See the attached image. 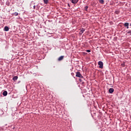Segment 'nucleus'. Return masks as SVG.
<instances>
[{"mask_svg":"<svg viewBox=\"0 0 131 131\" xmlns=\"http://www.w3.org/2000/svg\"><path fill=\"white\" fill-rule=\"evenodd\" d=\"M114 89L113 88H110L109 89L110 94H113V93H114Z\"/></svg>","mask_w":131,"mask_h":131,"instance_id":"obj_4","label":"nucleus"},{"mask_svg":"<svg viewBox=\"0 0 131 131\" xmlns=\"http://www.w3.org/2000/svg\"><path fill=\"white\" fill-rule=\"evenodd\" d=\"M127 33H130V32L129 31V32H127Z\"/></svg>","mask_w":131,"mask_h":131,"instance_id":"obj_19","label":"nucleus"},{"mask_svg":"<svg viewBox=\"0 0 131 131\" xmlns=\"http://www.w3.org/2000/svg\"><path fill=\"white\" fill-rule=\"evenodd\" d=\"M13 80H14V81H16V80H17V79H18V76H15L14 77H13Z\"/></svg>","mask_w":131,"mask_h":131,"instance_id":"obj_8","label":"nucleus"},{"mask_svg":"<svg viewBox=\"0 0 131 131\" xmlns=\"http://www.w3.org/2000/svg\"><path fill=\"white\" fill-rule=\"evenodd\" d=\"M76 77H79V78H82V79H84V78H83V76H82V75H81V74H80V72H77L76 73Z\"/></svg>","mask_w":131,"mask_h":131,"instance_id":"obj_1","label":"nucleus"},{"mask_svg":"<svg viewBox=\"0 0 131 131\" xmlns=\"http://www.w3.org/2000/svg\"><path fill=\"white\" fill-rule=\"evenodd\" d=\"M9 27L6 26L5 27L4 30V31H9Z\"/></svg>","mask_w":131,"mask_h":131,"instance_id":"obj_7","label":"nucleus"},{"mask_svg":"<svg viewBox=\"0 0 131 131\" xmlns=\"http://www.w3.org/2000/svg\"><path fill=\"white\" fill-rule=\"evenodd\" d=\"M68 6L69 8H70V4H68Z\"/></svg>","mask_w":131,"mask_h":131,"instance_id":"obj_17","label":"nucleus"},{"mask_svg":"<svg viewBox=\"0 0 131 131\" xmlns=\"http://www.w3.org/2000/svg\"><path fill=\"white\" fill-rule=\"evenodd\" d=\"M86 52H87L88 53H91V50H87Z\"/></svg>","mask_w":131,"mask_h":131,"instance_id":"obj_15","label":"nucleus"},{"mask_svg":"<svg viewBox=\"0 0 131 131\" xmlns=\"http://www.w3.org/2000/svg\"><path fill=\"white\" fill-rule=\"evenodd\" d=\"M43 2L46 5H48V3H49V0H43Z\"/></svg>","mask_w":131,"mask_h":131,"instance_id":"obj_10","label":"nucleus"},{"mask_svg":"<svg viewBox=\"0 0 131 131\" xmlns=\"http://www.w3.org/2000/svg\"><path fill=\"white\" fill-rule=\"evenodd\" d=\"M33 8L35 9V5L33 6Z\"/></svg>","mask_w":131,"mask_h":131,"instance_id":"obj_18","label":"nucleus"},{"mask_svg":"<svg viewBox=\"0 0 131 131\" xmlns=\"http://www.w3.org/2000/svg\"><path fill=\"white\" fill-rule=\"evenodd\" d=\"M79 0H70V2L72 4H74L75 5V4H77L78 3Z\"/></svg>","mask_w":131,"mask_h":131,"instance_id":"obj_3","label":"nucleus"},{"mask_svg":"<svg viewBox=\"0 0 131 131\" xmlns=\"http://www.w3.org/2000/svg\"><path fill=\"white\" fill-rule=\"evenodd\" d=\"M80 34V35H81V34Z\"/></svg>","mask_w":131,"mask_h":131,"instance_id":"obj_20","label":"nucleus"},{"mask_svg":"<svg viewBox=\"0 0 131 131\" xmlns=\"http://www.w3.org/2000/svg\"><path fill=\"white\" fill-rule=\"evenodd\" d=\"M99 3L102 4H104V0H99Z\"/></svg>","mask_w":131,"mask_h":131,"instance_id":"obj_12","label":"nucleus"},{"mask_svg":"<svg viewBox=\"0 0 131 131\" xmlns=\"http://www.w3.org/2000/svg\"><path fill=\"white\" fill-rule=\"evenodd\" d=\"M98 65L99 66V68H100V69H103V62L101 61H99L98 62Z\"/></svg>","mask_w":131,"mask_h":131,"instance_id":"obj_2","label":"nucleus"},{"mask_svg":"<svg viewBox=\"0 0 131 131\" xmlns=\"http://www.w3.org/2000/svg\"><path fill=\"white\" fill-rule=\"evenodd\" d=\"M124 26H125V27H127V28L128 29V23H125L124 24Z\"/></svg>","mask_w":131,"mask_h":131,"instance_id":"obj_9","label":"nucleus"},{"mask_svg":"<svg viewBox=\"0 0 131 131\" xmlns=\"http://www.w3.org/2000/svg\"><path fill=\"white\" fill-rule=\"evenodd\" d=\"M64 59V56H61L58 58V61H62Z\"/></svg>","mask_w":131,"mask_h":131,"instance_id":"obj_5","label":"nucleus"},{"mask_svg":"<svg viewBox=\"0 0 131 131\" xmlns=\"http://www.w3.org/2000/svg\"><path fill=\"white\" fill-rule=\"evenodd\" d=\"M13 15L14 16H18V15H19V13H18L17 12H15Z\"/></svg>","mask_w":131,"mask_h":131,"instance_id":"obj_13","label":"nucleus"},{"mask_svg":"<svg viewBox=\"0 0 131 131\" xmlns=\"http://www.w3.org/2000/svg\"><path fill=\"white\" fill-rule=\"evenodd\" d=\"M84 8H85V11H88V9H89V6H86Z\"/></svg>","mask_w":131,"mask_h":131,"instance_id":"obj_14","label":"nucleus"},{"mask_svg":"<svg viewBox=\"0 0 131 131\" xmlns=\"http://www.w3.org/2000/svg\"><path fill=\"white\" fill-rule=\"evenodd\" d=\"M3 96H4V97H6L8 95V92H7V91H5L3 93Z\"/></svg>","mask_w":131,"mask_h":131,"instance_id":"obj_6","label":"nucleus"},{"mask_svg":"<svg viewBox=\"0 0 131 131\" xmlns=\"http://www.w3.org/2000/svg\"><path fill=\"white\" fill-rule=\"evenodd\" d=\"M79 81L80 82H81V81H82V79H79Z\"/></svg>","mask_w":131,"mask_h":131,"instance_id":"obj_16","label":"nucleus"},{"mask_svg":"<svg viewBox=\"0 0 131 131\" xmlns=\"http://www.w3.org/2000/svg\"><path fill=\"white\" fill-rule=\"evenodd\" d=\"M84 30H85L84 29L82 28L80 29V32H81V33H83V32H84Z\"/></svg>","mask_w":131,"mask_h":131,"instance_id":"obj_11","label":"nucleus"}]
</instances>
